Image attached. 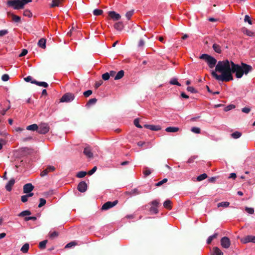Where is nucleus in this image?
I'll return each instance as SVG.
<instances>
[{"label":"nucleus","mask_w":255,"mask_h":255,"mask_svg":"<svg viewBox=\"0 0 255 255\" xmlns=\"http://www.w3.org/2000/svg\"><path fill=\"white\" fill-rule=\"evenodd\" d=\"M253 70L249 65L242 62L241 65L228 60L219 61L215 67V71L211 73L212 76L217 80L229 82L233 80L232 73H235L237 78H241L244 74L247 75Z\"/></svg>","instance_id":"1"},{"label":"nucleus","mask_w":255,"mask_h":255,"mask_svg":"<svg viewBox=\"0 0 255 255\" xmlns=\"http://www.w3.org/2000/svg\"><path fill=\"white\" fill-rule=\"evenodd\" d=\"M200 58L207 62L210 68H214L217 63V60L215 58L207 54H202Z\"/></svg>","instance_id":"2"},{"label":"nucleus","mask_w":255,"mask_h":255,"mask_svg":"<svg viewBox=\"0 0 255 255\" xmlns=\"http://www.w3.org/2000/svg\"><path fill=\"white\" fill-rule=\"evenodd\" d=\"M7 5L9 7H12L14 9H22V4L20 0H8Z\"/></svg>","instance_id":"3"},{"label":"nucleus","mask_w":255,"mask_h":255,"mask_svg":"<svg viewBox=\"0 0 255 255\" xmlns=\"http://www.w3.org/2000/svg\"><path fill=\"white\" fill-rule=\"evenodd\" d=\"M151 207L149 211L151 214H157L158 213V207L159 205V202L157 200H155L151 202Z\"/></svg>","instance_id":"4"},{"label":"nucleus","mask_w":255,"mask_h":255,"mask_svg":"<svg viewBox=\"0 0 255 255\" xmlns=\"http://www.w3.org/2000/svg\"><path fill=\"white\" fill-rule=\"evenodd\" d=\"M49 127L47 124L41 123L38 126L37 132L40 134H46L49 130Z\"/></svg>","instance_id":"5"},{"label":"nucleus","mask_w":255,"mask_h":255,"mask_svg":"<svg viewBox=\"0 0 255 255\" xmlns=\"http://www.w3.org/2000/svg\"><path fill=\"white\" fill-rule=\"evenodd\" d=\"M75 98V96L71 93H67L63 95L60 100V102H70Z\"/></svg>","instance_id":"6"},{"label":"nucleus","mask_w":255,"mask_h":255,"mask_svg":"<svg viewBox=\"0 0 255 255\" xmlns=\"http://www.w3.org/2000/svg\"><path fill=\"white\" fill-rule=\"evenodd\" d=\"M118 203V200H115L113 202L108 201L106 202L102 207V210H108L114 206H116Z\"/></svg>","instance_id":"7"},{"label":"nucleus","mask_w":255,"mask_h":255,"mask_svg":"<svg viewBox=\"0 0 255 255\" xmlns=\"http://www.w3.org/2000/svg\"><path fill=\"white\" fill-rule=\"evenodd\" d=\"M221 244L224 248L228 249L231 245L229 238L227 237H223L221 240Z\"/></svg>","instance_id":"8"},{"label":"nucleus","mask_w":255,"mask_h":255,"mask_svg":"<svg viewBox=\"0 0 255 255\" xmlns=\"http://www.w3.org/2000/svg\"><path fill=\"white\" fill-rule=\"evenodd\" d=\"M108 15L110 19L114 21H117L121 19V16L120 14L114 11H110L108 12Z\"/></svg>","instance_id":"9"},{"label":"nucleus","mask_w":255,"mask_h":255,"mask_svg":"<svg viewBox=\"0 0 255 255\" xmlns=\"http://www.w3.org/2000/svg\"><path fill=\"white\" fill-rule=\"evenodd\" d=\"M241 241L244 244L250 242L255 243V236L253 235H248L243 238Z\"/></svg>","instance_id":"10"},{"label":"nucleus","mask_w":255,"mask_h":255,"mask_svg":"<svg viewBox=\"0 0 255 255\" xmlns=\"http://www.w3.org/2000/svg\"><path fill=\"white\" fill-rule=\"evenodd\" d=\"M78 191L80 192H85L87 189V184L85 181L80 182L77 187Z\"/></svg>","instance_id":"11"},{"label":"nucleus","mask_w":255,"mask_h":255,"mask_svg":"<svg viewBox=\"0 0 255 255\" xmlns=\"http://www.w3.org/2000/svg\"><path fill=\"white\" fill-rule=\"evenodd\" d=\"M34 189V186L31 183H27L23 186V193H29Z\"/></svg>","instance_id":"12"},{"label":"nucleus","mask_w":255,"mask_h":255,"mask_svg":"<svg viewBox=\"0 0 255 255\" xmlns=\"http://www.w3.org/2000/svg\"><path fill=\"white\" fill-rule=\"evenodd\" d=\"M55 169V167L53 166H48L47 167L43 170L40 174L41 176H44L46 175L49 172L53 171Z\"/></svg>","instance_id":"13"},{"label":"nucleus","mask_w":255,"mask_h":255,"mask_svg":"<svg viewBox=\"0 0 255 255\" xmlns=\"http://www.w3.org/2000/svg\"><path fill=\"white\" fill-rule=\"evenodd\" d=\"M83 153L88 158H93V154L89 146L86 147L83 151Z\"/></svg>","instance_id":"14"},{"label":"nucleus","mask_w":255,"mask_h":255,"mask_svg":"<svg viewBox=\"0 0 255 255\" xmlns=\"http://www.w3.org/2000/svg\"><path fill=\"white\" fill-rule=\"evenodd\" d=\"M145 128H146L149 129L154 131H158L161 129V127L160 126H154L151 125H145L144 126Z\"/></svg>","instance_id":"15"},{"label":"nucleus","mask_w":255,"mask_h":255,"mask_svg":"<svg viewBox=\"0 0 255 255\" xmlns=\"http://www.w3.org/2000/svg\"><path fill=\"white\" fill-rule=\"evenodd\" d=\"M15 183V180L13 178L11 179L7 183L5 186V189L8 191H10L12 189V187Z\"/></svg>","instance_id":"16"},{"label":"nucleus","mask_w":255,"mask_h":255,"mask_svg":"<svg viewBox=\"0 0 255 255\" xmlns=\"http://www.w3.org/2000/svg\"><path fill=\"white\" fill-rule=\"evenodd\" d=\"M32 84H34L37 86H42L45 88H47L48 86V84L46 82H38L35 80H33L32 81H31Z\"/></svg>","instance_id":"17"},{"label":"nucleus","mask_w":255,"mask_h":255,"mask_svg":"<svg viewBox=\"0 0 255 255\" xmlns=\"http://www.w3.org/2000/svg\"><path fill=\"white\" fill-rule=\"evenodd\" d=\"M223 253L218 247H214L211 255H223Z\"/></svg>","instance_id":"18"},{"label":"nucleus","mask_w":255,"mask_h":255,"mask_svg":"<svg viewBox=\"0 0 255 255\" xmlns=\"http://www.w3.org/2000/svg\"><path fill=\"white\" fill-rule=\"evenodd\" d=\"M163 206L168 210H171L172 208V202L170 200H166L163 203Z\"/></svg>","instance_id":"19"},{"label":"nucleus","mask_w":255,"mask_h":255,"mask_svg":"<svg viewBox=\"0 0 255 255\" xmlns=\"http://www.w3.org/2000/svg\"><path fill=\"white\" fill-rule=\"evenodd\" d=\"M38 45L43 49L46 48V39L45 38H41L38 42Z\"/></svg>","instance_id":"20"},{"label":"nucleus","mask_w":255,"mask_h":255,"mask_svg":"<svg viewBox=\"0 0 255 255\" xmlns=\"http://www.w3.org/2000/svg\"><path fill=\"white\" fill-rule=\"evenodd\" d=\"M137 144L138 146H139L140 147H142V146L145 145L146 146V148H147L149 146H151V142H149V141L146 142H144V141H138L137 143Z\"/></svg>","instance_id":"21"},{"label":"nucleus","mask_w":255,"mask_h":255,"mask_svg":"<svg viewBox=\"0 0 255 255\" xmlns=\"http://www.w3.org/2000/svg\"><path fill=\"white\" fill-rule=\"evenodd\" d=\"M179 128L177 127H168L165 129V131L169 132H176L179 131Z\"/></svg>","instance_id":"22"},{"label":"nucleus","mask_w":255,"mask_h":255,"mask_svg":"<svg viewBox=\"0 0 255 255\" xmlns=\"http://www.w3.org/2000/svg\"><path fill=\"white\" fill-rule=\"evenodd\" d=\"M218 236V234L216 233L214 235L209 237L207 240V244L208 245L210 244L214 239L217 238Z\"/></svg>","instance_id":"23"},{"label":"nucleus","mask_w":255,"mask_h":255,"mask_svg":"<svg viewBox=\"0 0 255 255\" xmlns=\"http://www.w3.org/2000/svg\"><path fill=\"white\" fill-rule=\"evenodd\" d=\"M124 27V25L123 22H118L115 24L114 27L118 31H121L123 29V28Z\"/></svg>","instance_id":"24"},{"label":"nucleus","mask_w":255,"mask_h":255,"mask_svg":"<svg viewBox=\"0 0 255 255\" xmlns=\"http://www.w3.org/2000/svg\"><path fill=\"white\" fill-rule=\"evenodd\" d=\"M124 73H125V72L124 70H120L117 74L115 76V80H119V79H121L123 77V76H124Z\"/></svg>","instance_id":"25"},{"label":"nucleus","mask_w":255,"mask_h":255,"mask_svg":"<svg viewBox=\"0 0 255 255\" xmlns=\"http://www.w3.org/2000/svg\"><path fill=\"white\" fill-rule=\"evenodd\" d=\"M26 129L29 130H37L38 131V126L37 124H34L31 125H29L26 127Z\"/></svg>","instance_id":"26"},{"label":"nucleus","mask_w":255,"mask_h":255,"mask_svg":"<svg viewBox=\"0 0 255 255\" xmlns=\"http://www.w3.org/2000/svg\"><path fill=\"white\" fill-rule=\"evenodd\" d=\"M97 101V99L96 98L91 99L86 103V107H90L91 105L95 104Z\"/></svg>","instance_id":"27"},{"label":"nucleus","mask_w":255,"mask_h":255,"mask_svg":"<svg viewBox=\"0 0 255 255\" xmlns=\"http://www.w3.org/2000/svg\"><path fill=\"white\" fill-rule=\"evenodd\" d=\"M29 245L28 243H25L21 248L20 251L23 253H27L29 249Z\"/></svg>","instance_id":"28"},{"label":"nucleus","mask_w":255,"mask_h":255,"mask_svg":"<svg viewBox=\"0 0 255 255\" xmlns=\"http://www.w3.org/2000/svg\"><path fill=\"white\" fill-rule=\"evenodd\" d=\"M213 48L214 49V51L218 53H221L222 52L220 46L217 44H213Z\"/></svg>","instance_id":"29"},{"label":"nucleus","mask_w":255,"mask_h":255,"mask_svg":"<svg viewBox=\"0 0 255 255\" xmlns=\"http://www.w3.org/2000/svg\"><path fill=\"white\" fill-rule=\"evenodd\" d=\"M128 194L132 195H138L141 193V192L136 188H134L130 192H127Z\"/></svg>","instance_id":"30"},{"label":"nucleus","mask_w":255,"mask_h":255,"mask_svg":"<svg viewBox=\"0 0 255 255\" xmlns=\"http://www.w3.org/2000/svg\"><path fill=\"white\" fill-rule=\"evenodd\" d=\"M62 0H53L50 5L51 7L58 6Z\"/></svg>","instance_id":"31"},{"label":"nucleus","mask_w":255,"mask_h":255,"mask_svg":"<svg viewBox=\"0 0 255 255\" xmlns=\"http://www.w3.org/2000/svg\"><path fill=\"white\" fill-rule=\"evenodd\" d=\"M207 177H208V176H207V174L203 173L202 174L200 175L199 176H198L197 177V180L198 181H202V180L206 179Z\"/></svg>","instance_id":"32"},{"label":"nucleus","mask_w":255,"mask_h":255,"mask_svg":"<svg viewBox=\"0 0 255 255\" xmlns=\"http://www.w3.org/2000/svg\"><path fill=\"white\" fill-rule=\"evenodd\" d=\"M31 214V212L29 210H25L21 213H20L18 215V216L19 217H24L25 216H28Z\"/></svg>","instance_id":"33"},{"label":"nucleus","mask_w":255,"mask_h":255,"mask_svg":"<svg viewBox=\"0 0 255 255\" xmlns=\"http://www.w3.org/2000/svg\"><path fill=\"white\" fill-rule=\"evenodd\" d=\"M88 174L86 171H81L78 172L76 174V177L79 178L85 177Z\"/></svg>","instance_id":"34"},{"label":"nucleus","mask_w":255,"mask_h":255,"mask_svg":"<svg viewBox=\"0 0 255 255\" xmlns=\"http://www.w3.org/2000/svg\"><path fill=\"white\" fill-rule=\"evenodd\" d=\"M242 135V133L239 131H236L231 134V136L235 139L238 138Z\"/></svg>","instance_id":"35"},{"label":"nucleus","mask_w":255,"mask_h":255,"mask_svg":"<svg viewBox=\"0 0 255 255\" xmlns=\"http://www.w3.org/2000/svg\"><path fill=\"white\" fill-rule=\"evenodd\" d=\"M230 205V203L229 202H222L218 204V207H228Z\"/></svg>","instance_id":"36"},{"label":"nucleus","mask_w":255,"mask_h":255,"mask_svg":"<svg viewBox=\"0 0 255 255\" xmlns=\"http://www.w3.org/2000/svg\"><path fill=\"white\" fill-rule=\"evenodd\" d=\"M47 243V240H46L40 242L39 244V248L40 249H45L46 247V245Z\"/></svg>","instance_id":"37"},{"label":"nucleus","mask_w":255,"mask_h":255,"mask_svg":"<svg viewBox=\"0 0 255 255\" xmlns=\"http://www.w3.org/2000/svg\"><path fill=\"white\" fill-rule=\"evenodd\" d=\"M103 13V11L102 9H95L93 11V14L94 15H100Z\"/></svg>","instance_id":"38"},{"label":"nucleus","mask_w":255,"mask_h":255,"mask_svg":"<svg viewBox=\"0 0 255 255\" xmlns=\"http://www.w3.org/2000/svg\"><path fill=\"white\" fill-rule=\"evenodd\" d=\"M169 83L171 85H176L178 86H181V84L177 81V79L176 78L172 79L169 82Z\"/></svg>","instance_id":"39"},{"label":"nucleus","mask_w":255,"mask_h":255,"mask_svg":"<svg viewBox=\"0 0 255 255\" xmlns=\"http://www.w3.org/2000/svg\"><path fill=\"white\" fill-rule=\"evenodd\" d=\"M244 21L248 22L250 24H252V18L248 15H245Z\"/></svg>","instance_id":"40"},{"label":"nucleus","mask_w":255,"mask_h":255,"mask_svg":"<svg viewBox=\"0 0 255 255\" xmlns=\"http://www.w3.org/2000/svg\"><path fill=\"white\" fill-rule=\"evenodd\" d=\"M39 202L40 203L38 206L39 208H41L42 206H43L46 204V200L44 199V198H40Z\"/></svg>","instance_id":"41"},{"label":"nucleus","mask_w":255,"mask_h":255,"mask_svg":"<svg viewBox=\"0 0 255 255\" xmlns=\"http://www.w3.org/2000/svg\"><path fill=\"white\" fill-rule=\"evenodd\" d=\"M187 90L188 91V92H190L192 93H198V91L197 90H196L194 87H188L187 88Z\"/></svg>","instance_id":"42"},{"label":"nucleus","mask_w":255,"mask_h":255,"mask_svg":"<svg viewBox=\"0 0 255 255\" xmlns=\"http://www.w3.org/2000/svg\"><path fill=\"white\" fill-rule=\"evenodd\" d=\"M58 235L59 234L57 232L54 231V232L49 234V237L51 239H53L58 237Z\"/></svg>","instance_id":"43"},{"label":"nucleus","mask_w":255,"mask_h":255,"mask_svg":"<svg viewBox=\"0 0 255 255\" xmlns=\"http://www.w3.org/2000/svg\"><path fill=\"white\" fill-rule=\"evenodd\" d=\"M191 131L195 133H200L201 132V129L200 128L197 127H193L191 129Z\"/></svg>","instance_id":"44"},{"label":"nucleus","mask_w":255,"mask_h":255,"mask_svg":"<svg viewBox=\"0 0 255 255\" xmlns=\"http://www.w3.org/2000/svg\"><path fill=\"white\" fill-rule=\"evenodd\" d=\"M23 15L27 16L28 17H30L32 16V13L29 10H25L23 11Z\"/></svg>","instance_id":"45"},{"label":"nucleus","mask_w":255,"mask_h":255,"mask_svg":"<svg viewBox=\"0 0 255 255\" xmlns=\"http://www.w3.org/2000/svg\"><path fill=\"white\" fill-rule=\"evenodd\" d=\"M167 178H164L163 179V180H162L161 181L158 182V183H157L156 184H155V186H160L161 185H162L163 184L166 183L167 182Z\"/></svg>","instance_id":"46"},{"label":"nucleus","mask_w":255,"mask_h":255,"mask_svg":"<svg viewBox=\"0 0 255 255\" xmlns=\"http://www.w3.org/2000/svg\"><path fill=\"white\" fill-rule=\"evenodd\" d=\"M23 151L27 152L28 154H31L34 152V151L33 149L29 148L27 147L24 148Z\"/></svg>","instance_id":"47"},{"label":"nucleus","mask_w":255,"mask_h":255,"mask_svg":"<svg viewBox=\"0 0 255 255\" xmlns=\"http://www.w3.org/2000/svg\"><path fill=\"white\" fill-rule=\"evenodd\" d=\"M102 77L104 80H108L110 78V74L108 72L105 73L102 75Z\"/></svg>","instance_id":"48"},{"label":"nucleus","mask_w":255,"mask_h":255,"mask_svg":"<svg viewBox=\"0 0 255 255\" xmlns=\"http://www.w3.org/2000/svg\"><path fill=\"white\" fill-rule=\"evenodd\" d=\"M133 124L136 127L138 128H142V126L139 123L138 119H135L133 121Z\"/></svg>","instance_id":"49"},{"label":"nucleus","mask_w":255,"mask_h":255,"mask_svg":"<svg viewBox=\"0 0 255 255\" xmlns=\"http://www.w3.org/2000/svg\"><path fill=\"white\" fill-rule=\"evenodd\" d=\"M92 94V91L91 90H87L83 93V95L85 97H88Z\"/></svg>","instance_id":"50"},{"label":"nucleus","mask_w":255,"mask_h":255,"mask_svg":"<svg viewBox=\"0 0 255 255\" xmlns=\"http://www.w3.org/2000/svg\"><path fill=\"white\" fill-rule=\"evenodd\" d=\"M245 210L250 214H253L254 213V209L253 208L246 207Z\"/></svg>","instance_id":"51"},{"label":"nucleus","mask_w":255,"mask_h":255,"mask_svg":"<svg viewBox=\"0 0 255 255\" xmlns=\"http://www.w3.org/2000/svg\"><path fill=\"white\" fill-rule=\"evenodd\" d=\"M76 245H77V243L75 242H71L66 245L65 248H69Z\"/></svg>","instance_id":"52"},{"label":"nucleus","mask_w":255,"mask_h":255,"mask_svg":"<svg viewBox=\"0 0 255 255\" xmlns=\"http://www.w3.org/2000/svg\"><path fill=\"white\" fill-rule=\"evenodd\" d=\"M12 20L16 22H18L20 20V17L16 15H12Z\"/></svg>","instance_id":"53"},{"label":"nucleus","mask_w":255,"mask_h":255,"mask_svg":"<svg viewBox=\"0 0 255 255\" xmlns=\"http://www.w3.org/2000/svg\"><path fill=\"white\" fill-rule=\"evenodd\" d=\"M9 77L8 75L6 74H3L1 77V80L4 82L8 81L9 80Z\"/></svg>","instance_id":"54"},{"label":"nucleus","mask_w":255,"mask_h":255,"mask_svg":"<svg viewBox=\"0 0 255 255\" xmlns=\"http://www.w3.org/2000/svg\"><path fill=\"white\" fill-rule=\"evenodd\" d=\"M97 169V166H94L91 170L89 171L87 173L89 175H91L94 174Z\"/></svg>","instance_id":"55"},{"label":"nucleus","mask_w":255,"mask_h":255,"mask_svg":"<svg viewBox=\"0 0 255 255\" xmlns=\"http://www.w3.org/2000/svg\"><path fill=\"white\" fill-rule=\"evenodd\" d=\"M133 12L132 11H129L126 13V16L128 20H129L132 15Z\"/></svg>","instance_id":"56"},{"label":"nucleus","mask_w":255,"mask_h":255,"mask_svg":"<svg viewBox=\"0 0 255 255\" xmlns=\"http://www.w3.org/2000/svg\"><path fill=\"white\" fill-rule=\"evenodd\" d=\"M143 174L145 176H147L151 174V171L150 169L146 167L145 170L143 171Z\"/></svg>","instance_id":"57"},{"label":"nucleus","mask_w":255,"mask_h":255,"mask_svg":"<svg viewBox=\"0 0 255 255\" xmlns=\"http://www.w3.org/2000/svg\"><path fill=\"white\" fill-rule=\"evenodd\" d=\"M36 220V217H34V216H32V217H26L24 218V221H28L29 220L35 221Z\"/></svg>","instance_id":"58"},{"label":"nucleus","mask_w":255,"mask_h":255,"mask_svg":"<svg viewBox=\"0 0 255 255\" xmlns=\"http://www.w3.org/2000/svg\"><path fill=\"white\" fill-rule=\"evenodd\" d=\"M242 111L243 112V113H246V114H248L251 111V108H249V107H245V108H243L242 109Z\"/></svg>","instance_id":"59"},{"label":"nucleus","mask_w":255,"mask_h":255,"mask_svg":"<svg viewBox=\"0 0 255 255\" xmlns=\"http://www.w3.org/2000/svg\"><path fill=\"white\" fill-rule=\"evenodd\" d=\"M20 0V2H21L22 4V8H23L24 7V6L29 3V2H30L32 1L31 0Z\"/></svg>","instance_id":"60"},{"label":"nucleus","mask_w":255,"mask_h":255,"mask_svg":"<svg viewBox=\"0 0 255 255\" xmlns=\"http://www.w3.org/2000/svg\"><path fill=\"white\" fill-rule=\"evenodd\" d=\"M235 108V106L234 105H230L228 106H227L225 109V110L226 111H230L233 109H234Z\"/></svg>","instance_id":"61"},{"label":"nucleus","mask_w":255,"mask_h":255,"mask_svg":"<svg viewBox=\"0 0 255 255\" xmlns=\"http://www.w3.org/2000/svg\"><path fill=\"white\" fill-rule=\"evenodd\" d=\"M27 53V50L25 49H23L21 53L19 55V57H22L26 55Z\"/></svg>","instance_id":"62"},{"label":"nucleus","mask_w":255,"mask_h":255,"mask_svg":"<svg viewBox=\"0 0 255 255\" xmlns=\"http://www.w3.org/2000/svg\"><path fill=\"white\" fill-rule=\"evenodd\" d=\"M144 40L145 38H141L140 39L139 42L138 43V47H142L144 44Z\"/></svg>","instance_id":"63"},{"label":"nucleus","mask_w":255,"mask_h":255,"mask_svg":"<svg viewBox=\"0 0 255 255\" xmlns=\"http://www.w3.org/2000/svg\"><path fill=\"white\" fill-rule=\"evenodd\" d=\"M28 200V197L26 195H23L21 197V200L22 202H26Z\"/></svg>","instance_id":"64"}]
</instances>
